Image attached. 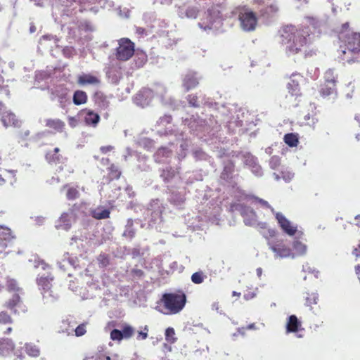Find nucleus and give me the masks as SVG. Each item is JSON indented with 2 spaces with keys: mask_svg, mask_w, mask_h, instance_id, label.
<instances>
[{
  "mask_svg": "<svg viewBox=\"0 0 360 360\" xmlns=\"http://www.w3.org/2000/svg\"><path fill=\"white\" fill-rule=\"evenodd\" d=\"M281 42L285 45L286 52L289 55H295L302 52L305 56L311 55L306 53L309 47V40L293 26H286L282 30Z\"/></svg>",
  "mask_w": 360,
  "mask_h": 360,
  "instance_id": "obj_1",
  "label": "nucleus"
},
{
  "mask_svg": "<svg viewBox=\"0 0 360 360\" xmlns=\"http://www.w3.org/2000/svg\"><path fill=\"white\" fill-rule=\"evenodd\" d=\"M186 303V295L182 290L165 293L160 299V304L164 308L161 311L167 315L176 314L184 308Z\"/></svg>",
  "mask_w": 360,
  "mask_h": 360,
  "instance_id": "obj_2",
  "label": "nucleus"
},
{
  "mask_svg": "<svg viewBox=\"0 0 360 360\" xmlns=\"http://www.w3.org/2000/svg\"><path fill=\"white\" fill-rule=\"evenodd\" d=\"M54 276L49 273L47 275H38L36 282L39 288L41 290V293L44 299L47 301L53 302L58 298L57 294H54L51 290L52 282Z\"/></svg>",
  "mask_w": 360,
  "mask_h": 360,
  "instance_id": "obj_3",
  "label": "nucleus"
},
{
  "mask_svg": "<svg viewBox=\"0 0 360 360\" xmlns=\"http://www.w3.org/2000/svg\"><path fill=\"white\" fill-rule=\"evenodd\" d=\"M338 76L333 70H328L324 75V82L321 84L319 93L323 98L337 94L336 83Z\"/></svg>",
  "mask_w": 360,
  "mask_h": 360,
  "instance_id": "obj_4",
  "label": "nucleus"
},
{
  "mask_svg": "<svg viewBox=\"0 0 360 360\" xmlns=\"http://www.w3.org/2000/svg\"><path fill=\"white\" fill-rule=\"evenodd\" d=\"M134 43L128 38H122L118 41V46L116 49L115 57L121 61H127L134 53Z\"/></svg>",
  "mask_w": 360,
  "mask_h": 360,
  "instance_id": "obj_5",
  "label": "nucleus"
},
{
  "mask_svg": "<svg viewBox=\"0 0 360 360\" xmlns=\"http://www.w3.org/2000/svg\"><path fill=\"white\" fill-rule=\"evenodd\" d=\"M240 26L245 31H253L257 25L255 13L250 10H245L239 14Z\"/></svg>",
  "mask_w": 360,
  "mask_h": 360,
  "instance_id": "obj_6",
  "label": "nucleus"
},
{
  "mask_svg": "<svg viewBox=\"0 0 360 360\" xmlns=\"http://www.w3.org/2000/svg\"><path fill=\"white\" fill-rule=\"evenodd\" d=\"M269 248L278 257H290L292 255V250L283 240L276 239L269 242Z\"/></svg>",
  "mask_w": 360,
  "mask_h": 360,
  "instance_id": "obj_7",
  "label": "nucleus"
},
{
  "mask_svg": "<svg viewBox=\"0 0 360 360\" xmlns=\"http://www.w3.org/2000/svg\"><path fill=\"white\" fill-rule=\"evenodd\" d=\"M252 1L260 9L262 15L274 14L279 10L278 0H252Z\"/></svg>",
  "mask_w": 360,
  "mask_h": 360,
  "instance_id": "obj_8",
  "label": "nucleus"
},
{
  "mask_svg": "<svg viewBox=\"0 0 360 360\" xmlns=\"http://www.w3.org/2000/svg\"><path fill=\"white\" fill-rule=\"evenodd\" d=\"M4 307L14 314H20L27 311L26 306L23 304L18 293H14L12 297L5 302Z\"/></svg>",
  "mask_w": 360,
  "mask_h": 360,
  "instance_id": "obj_9",
  "label": "nucleus"
},
{
  "mask_svg": "<svg viewBox=\"0 0 360 360\" xmlns=\"http://www.w3.org/2000/svg\"><path fill=\"white\" fill-rule=\"evenodd\" d=\"M276 219L283 232L290 236L295 235L297 226L290 221L282 213L276 212Z\"/></svg>",
  "mask_w": 360,
  "mask_h": 360,
  "instance_id": "obj_10",
  "label": "nucleus"
},
{
  "mask_svg": "<svg viewBox=\"0 0 360 360\" xmlns=\"http://www.w3.org/2000/svg\"><path fill=\"white\" fill-rule=\"evenodd\" d=\"M346 46V49L352 53H360V34L352 32L342 41Z\"/></svg>",
  "mask_w": 360,
  "mask_h": 360,
  "instance_id": "obj_11",
  "label": "nucleus"
},
{
  "mask_svg": "<svg viewBox=\"0 0 360 360\" xmlns=\"http://www.w3.org/2000/svg\"><path fill=\"white\" fill-rule=\"evenodd\" d=\"M13 238L14 236L11 229L6 226L0 225V253L5 250Z\"/></svg>",
  "mask_w": 360,
  "mask_h": 360,
  "instance_id": "obj_12",
  "label": "nucleus"
},
{
  "mask_svg": "<svg viewBox=\"0 0 360 360\" xmlns=\"http://www.w3.org/2000/svg\"><path fill=\"white\" fill-rule=\"evenodd\" d=\"M302 76L298 74H292L290 82L287 84V89L289 94L292 96H300V79H302Z\"/></svg>",
  "mask_w": 360,
  "mask_h": 360,
  "instance_id": "obj_13",
  "label": "nucleus"
},
{
  "mask_svg": "<svg viewBox=\"0 0 360 360\" xmlns=\"http://www.w3.org/2000/svg\"><path fill=\"white\" fill-rule=\"evenodd\" d=\"M77 83L82 86L88 84L98 86L101 84V79L91 74H82L78 76Z\"/></svg>",
  "mask_w": 360,
  "mask_h": 360,
  "instance_id": "obj_14",
  "label": "nucleus"
},
{
  "mask_svg": "<svg viewBox=\"0 0 360 360\" xmlns=\"http://www.w3.org/2000/svg\"><path fill=\"white\" fill-rule=\"evenodd\" d=\"M199 84V79L195 72L187 73L183 80V85L188 91L195 88Z\"/></svg>",
  "mask_w": 360,
  "mask_h": 360,
  "instance_id": "obj_15",
  "label": "nucleus"
},
{
  "mask_svg": "<svg viewBox=\"0 0 360 360\" xmlns=\"http://www.w3.org/2000/svg\"><path fill=\"white\" fill-rule=\"evenodd\" d=\"M15 349V344L10 338H0V355L6 356Z\"/></svg>",
  "mask_w": 360,
  "mask_h": 360,
  "instance_id": "obj_16",
  "label": "nucleus"
},
{
  "mask_svg": "<svg viewBox=\"0 0 360 360\" xmlns=\"http://www.w3.org/2000/svg\"><path fill=\"white\" fill-rule=\"evenodd\" d=\"M1 120L3 124L6 127L11 126L18 127L20 124L15 115L11 112H4L1 115Z\"/></svg>",
  "mask_w": 360,
  "mask_h": 360,
  "instance_id": "obj_17",
  "label": "nucleus"
},
{
  "mask_svg": "<svg viewBox=\"0 0 360 360\" xmlns=\"http://www.w3.org/2000/svg\"><path fill=\"white\" fill-rule=\"evenodd\" d=\"M307 247L305 244L298 240H295L292 243V255L290 257L303 256L307 253Z\"/></svg>",
  "mask_w": 360,
  "mask_h": 360,
  "instance_id": "obj_18",
  "label": "nucleus"
},
{
  "mask_svg": "<svg viewBox=\"0 0 360 360\" xmlns=\"http://www.w3.org/2000/svg\"><path fill=\"white\" fill-rule=\"evenodd\" d=\"M302 326V323L295 315H290L286 323L287 333H296Z\"/></svg>",
  "mask_w": 360,
  "mask_h": 360,
  "instance_id": "obj_19",
  "label": "nucleus"
},
{
  "mask_svg": "<svg viewBox=\"0 0 360 360\" xmlns=\"http://www.w3.org/2000/svg\"><path fill=\"white\" fill-rule=\"evenodd\" d=\"M84 112H86V115L84 117V122L87 125L96 127L97 124L100 121V116L98 114L94 112L91 110H84Z\"/></svg>",
  "mask_w": 360,
  "mask_h": 360,
  "instance_id": "obj_20",
  "label": "nucleus"
},
{
  "mask_svg": "<svg viewBox=\"0 0 360 360\" xmlns=\"http://www.w3.org/2000/svg\"><path fill=\"white\" fill-rule=\"evenodd\" d=\"M94 99L95 103L101 110H106L108 108L110 104L109 101H108L106 96H105L102 92H96L94 96Z\"/></svg>",
  "mask_w": 360,
  "mask_h": 360,
  "instance_id": "obj_21",
  "label": "nucleus"
},
{
  "mask_svg": "<svg viewBox=\"0 0 360 360\" xmlns=\"http://www.w3.org/2000/svg\"><path fill=\"white\" fill-rule=\"evenodd\" d=\"M59 151L60 149L58 148H55L53 150L47 152L45 156L47 162L54 165L60 163L63 158L58 154Z\"/></svg>",
  "mask_w": 360,
  "mask_h": 360,
  "instance_id": "obj_22",
  "label": "nucleus"
},
{
  "mask_svg": "<svg viewBox=\"0 0 360 360\" xmlns=\"http://www.w3.org/2000/svg\"><path fill=\"white\" fill-rule=\"evenodd\" d=\"M65 125V122L59 119H48L46 120V127L58 132L63 130Z\"/></svg>",
  "mask_w": 360,
  "mask_h": 360,
  "instance_id": "obj_23",
  "label": "nucleus"
},
{
  "mask_svg": "<svg viewBox=\"0 0 360 360\" xmlns=\"http://www.w3.org/2000/svg\"><path fill=\"white\" fill-rule=\"evenodd\" d=\"M110 211L107 209H103L102 207H98L97 208L91 211V215L96 219H104L110 217Z\"/></svg>",
  "mask_w": 360,
  "mask_h": 360,
  "instance_id": "obj_24",
  "label": "nucleus"
},
{
  "mask_svg": "<svg viewBox=\"0 0 360 360\" xmlns=\"http://www.w3.org/2000/svg\"><path fill=\"white\" fill-rule=\"evenodd\" d=\"M336 32L338 34L340 40L342 41L352 33L350 32L349 23L348 22L342 23L340 27L336 28Z\"/></svg>",
  "mask_w": 360,
  "mask_h": 360,
  "instance_id": "obj_25",
  "label": "nucleus"
},
{
  "mask_svg": "<svg viewBox=\"0 0 360 360\" xmlns=\"http://www.w3.org/2000/svg\"><path fill=\"white\" fill-rule=\"evenodd\" d=\"M73 103L77 105L84 104L87 102L88 96L85 91L77 90L73 94Z\"/></svg>",
  "mask_w": 360,
  "mask_h": 360,
  "instance_id": "obj_26",
  "label": "nucleus"
},
{
  "mask_svg": "<svg viewBox=\"0 0 360 360\" xmlns=\"http://www.w3.org/2000/svg\"><path fill=\"white\" fill-rule=\"evenodd\" d=\"M53 94L58 98V101L60 103L64 102L68 96V88L63 86H58L55 88V89L53 91Z\"/></svg>",
  "mask_w": 360,
  "mask_h": 360,
  "instance_id": "obj_27",
  "label": "nucleus"
},
{
  "mask_svg": "<svg viewBox=\"0 0 360 360\" xmlns=\"http://www.w3.org/2000/svg\"><path fill=\"white\" fill-rule=\"evenodd\" d=\"M108 179L110 181L113 180H117L120 178L122 172L120 170L119 167L116 166L115 164H111L108 168Z\"/></svg>",
  "mask_w": 360,
  "mask_h": 360,
  "instance_id": "obj_28",
  "label": "nucleus"
},
{
  "mask_svg": "<svg viewBox=\"0 0 360 360\" xmlns=\"http://www.w3.org/2000/svg\"><path fill=\"white\" fill-rule=\"evenodd\" d=\"M24 347L26 354L32 357H38L40 355V349L33 343H26Z\"/></svg>",
  "mask_w": 360,
  "mask_h": 360,
  "instance_id": "obj_29",
  "label": "nucleus"
},
{
  "mask_svg": "<svg viewBox=\"0 0 360 360\" xmlns=\"http://www.w3.org/2000/svg\"><path fill=\"white\" fill-rule=\"evenodd\" d=\"M283 141L290 147H296L299 143V138L297 134L288 133L283 137Z\"/></svg>",
  "mask_w": 360,
  "mask_h": 360,
  "instance_id": "obj_30",
  "label": "nucleus"
},
{
  "mask_svg": "<svg viewBox=\"0 0 360 360\" xmlns=\"http://www.w3.org/2000/svg\"><path fill=\"white\" fill-rule=\"evenodd\" d=\"M319 300V296L316 292H307L305 297V304L312 309L313 304H316Z\"/></svg>",
  "mask_w": 360,
  "mask_h": 360,
  "instance_id": "obj_31",
  "label": "nucleus"
},
{
  "mask_svg": "<svg viewBox=\"0 0 360 360\" xmlns=\"http://www.w3.org/2000/svg\"><path fill=\"white\" fill-rule=\"evenodd\" d=\"M165 340L169 344H174L176 342L177 338L175 335V330L173 328L169 327L166 329Z\"/></svg>",
  "mask_w": 360,
  "mask_h": 360,
  "instance_id": "obj_32",
  "label": "nucleus"
},
{
  "mask_svg": "<svg viewBox=\"0 0 360 360\" xmlns=\"http://www.w3.org/2000/svg\"><path fill=\"white\" fill-rule=\"evenodd\" d=\"M175 176V171L172 167L163 169L161 173V177L165 182L169 181Z\"/></svg>",
  "mask_w": 360,
  "mask_h": 360,
  "instance_id": "obj_33",
  "label": "nucleus"
},
{
  "mask_svg": "<svg viewBox=\"0 0 360 360\" xmlns=\"http://www.w3.org/2000/svg\"><path fill=\"white\" fill-rule=\"evenodd\" d=\"M66 197L69 200H74L79 197V192L77 188L69 186L67 190Z\"/></svg>",
  "mask_w": 360,
  "mask_h": 360,
  "instance_id": "obj_34",
  "label": "nucleus"
},
{
  "mask_svg": "<svg viewBox=\"0 0 360 360\" xmlns=\"http://www.w3.org/2000/svg\"><path fill=\"white\" fill-rule=\"evenodd\" d=\"M13 321L11 316L6 311L0 312V324L6 325L13 323Z\"/></svg>",
  "mask_w": 360,
  "mask_h": 360,
  "instance_id": "obj_35",
  "label": "nucleus"
},
{
  "mask_svg": "<svg viewBox=\"0 0 360 360\" xmlns=\"http://www.w3.org/2000/svg\"><path fill=\"white\" fill-rule=\"evenodd\" d=\"M205 276L202 271H198L191 276V281L195 284H200L203 282Z\"/></svg>",
  "mask_w": 360,
  "mask_h": 360,
  "instance_id": "obj_36",
  "label": "nucleus"
},
{
  "mask_svg": "<svg viewBox=\"0 0 360 360\" xmlns=\"http://www.w3.org/2000/svg\"><path fill=\"white\" fill-rule=\"evenodd\" d=\"M97 261L101 267H105L110 264L108 255L106 254H100L97 257Z\"/></svg>",
  "mask_w": 360,
  "mask_h": 360,
  "instance_id": "obj_37",
  "label": "nucleus"
},
{
  "mask_svg": "<svg viewBox=\"0 0 360 360\" xmlns=\"http://www.w3.org/2000/svg\"><path fill=\"white\" fill-rule=\"evenodd\" d=\"M13 177V174L11 171L4 170L2 173L0 174V186L4 185L6 179V178Z\"/></svg>",
  "mask_w": 360,
  "mask_h": 360,
  "instance_id": "obj_38",
  "label": "nucleus"
},
{
  "mask_svg": "<svg viewBox=\"0 0 360 360\" xmlns=\"http://www.w3.org/2000/svg\"><path fill=\"white\" fill-rule=\"evenodd\" d=\"M121 332L122 333L123 338H129L134 333V329L130 326H125Z\"/></svg>",
  "mask_w": 360,
  "mask_h": 360,
  "instance_id": "obj_39",
  "label": "nucleus"
},
{
  "mask_svg": "<svg viewBox=\"0 0 360 360\" xmlns=\"http://www.w3.org/2000/svg\"><path fill=\"white\" fill-rule=\"evenodd\" d=\"M187 101L189 103V105L192 107H198V98L196 95L194 94H190L188 96Z\"/></svg>",
  "mask_w": 360,
  "mask_h": 360,
  "instance_id": "obj_40",
  "label": "nucleus"
},
{
  "mask_svg": "<svg viewBox=\"0 0 360 360\" xmlns=\"http://www.w3.org/2000/svg\"><path fill=\"white\" fill-rule=\"evenodd\" d=\"M110 338L112 340H121L123 339L122 333L118 329H113L110 333Z\"/></svg>",
  "mask_w": 360,
  "mask_h": 360,
  "instance_id": "obj_41",
  "label": "nucleus"
},
{
  "mask_svg": "<svg viewBox=\"0 0 360 360\" xmlns=\"http://www.w3.org/2000/svg\"><path fill=\"white\" fill-rule=\"evenodd\" d=\"M75 335L77 337L84 335L86 330V324L82 323L79 325L75 330Z\"/></svg>",
  "mask_w": 360,
  "mask_h": 360,
  "instance_id": "obj_42",
  "label": "nucleus"
},
{
  "mask_svg": "<svg viewBox=\"0 0 360 360\" xmlns=\"http://www.w3.org/2000/svg\"><path fill=\"white\" fill-rule=\"evenodd\" d=\"M135 234H136V231L135 230L131 228V227H129V228H127L123 233V236L125 237V238H127L129 239H132L133 238H134L135 236Z\"/></svg>",
  "mask_w": 360,
  "mask_h": 360,
  "instance_id": "obj_43",
  "label": "nucleus"
},
{
  "mask_svg": "<svg viewBox=\"0 0 360 360\" xmlns=\"http://www.w3.org/2000/svg\"><path fill=\"white\" fill-rule=\"evenodd\" d=\"M269 165L272 169H276L280 165V158L277 156L271 157Z\"/></svg>",
  "mask_w": 360,
  "mask_h": 360,
  "instance_id": "obj_44",
  "label": "nucleus"
},
{
  "mask_svg": "<svg viewBox=\"0 0 360 360\" xmlns=\"http://www.w3.org/2000/svg\"><path fill=\"white\" fill-rule=\"evenodd\" d=\"M114 150V146H101L100 148V151L101 152V153L103 154H106L108 153H110L111 152L112 150Z\"/></svg>",
  "mask_w": 360,
  "mask_h": 360,
  "instance_id": "obj_45",
  "label": "nucleus"
},
{
  "mask_svg": "<svg viewBox=\"0 0 360 360\" xmlns=\"http://www.w3.org/2000/svg\"><path fill=\"white\" fill-rule=\"evenodd\" d=\"M145 329L146 330V332H142V331L139 332L138 335L136 337L137 340H145V339L147 338V337H148V329H147L146 327L145 328Z\"/></svg>",
  "mask_w": 360,
  "mask_h": 360,
  "instance_id": "obj_46",
  "label": "nucleus"
},
{
  "mask_svg": "<svg viewBox=\"0 0 360 360\" xmlns=\"http://www.w3.org/2000/svg\"><path fill=\"white\" fill-rule=\"evenodd\" d=\"M255 200H256V202L259 203L264 207H266V208H270L271 207V206L269 204V202L267 201L263 200V199H261V198H255Z\"/></svg>",
  "mask_w": 360,
  "mask_h": 360,
  "instance_id": "obj_47",
  "label": "nucleus"
},
{
  "mask_svg": "<svg viewBox=\"0 0 360 360\" xmlns=\"http://www.w3.org/2000/svg\"><path fill=\"white\" fill-rule=\"evenodd\" d=\"M243 330H259V327L256 325V323H250L245 327H243Z\"/></svg>",
  "mask_w": 360,
  "mask_h": 360,
  "instance_id": "obj_48",
  "label": "nucleus"
},
{
  "mask_svg": "<svg viewBox=\"0 0 360 360\" xmlns=\"http://www.w3.org/2000/svg\"><path fill=\"white\" fill-rule=\"evenodd\" d=\"M186 15L188 17H194L195 18L197 15V12L194 8L188 9L186 11Z\"/></svg>",
  "mask_w": 360,
  "mask_h": 360,
  "instance_id": "obj_49",
  "label": "nucleus"
},
{
  "mask_svg": "<svg viewBox=\"0 0 360 360\" xmlns=\"http://www.w3.org/2000/svg\"><path fill=\"white\" fill-rule=\"evenodd\" d=\"M352 254L356 257H360V243L358 245L356 248H355L353 251Z\"/></svg>",
  "mask_w": 360,
  "mask_h": 360,
  "instance_id": "obj_50",
  "label": "nucleus"
},
{
  "mask_svg": "<svg viewBox=\"0 0 360 360\" xmlns=\"http://www.w3.org/2000/svg\"><path fill=\"white\" fill-rule=\"evenodd\" d=\"M354 270H355L356 274L359 277V279H360V264H359L354 266Z\"/></svg>",
  "mask_w": 360,
  "mask_h": 360,
  "instance_id": "obj_51",
  "label": "nucleus"
},
{
  "mask_svg": "<svg viewBox=\"0 0 360 360\" xmlns=\"http://www.w3.org/2000/svg\"><path fill=\"white\" fill-rule=\"evenodd\" d=\"M39 264L41 265V268H42L44 270H46V269H49V268H50V266H49L48 264H46V263H45L44 262H43V261H42V262H40L39 263Z\"/></svg>",
  "mask_w": 360,
  "mask_h": 360,
  "instance_id": "obj_52",
  "label": "nucleus"
},
{
  "mask_svg": "<svg viewBox=\"0 0 360 360\" xmlns=\"http://www.w3.org/2000/svg\"><path fill=\"white\" fill-rule=\"evenodd\" d=\"M105 358L106 360H117L118 359V355L117 354H114L112 356H106Z\"/></svg>",
  "mask_w": 360,
  "mask_h": 360,
  "instance_id": "obj_53",
  "label": "nucleus"
},
{
  "mask_svg": "<svg viewBox=\"0 0 360 360\" xmlns=\"http://www.w3.org/2000/svg\"><path fill=\"white\" fill-rule=\"evenodd\" d=\"M13 330L12 327L9 326L6 328V330L4 332V334L7 335L10 334Z\"/></svg>",
  "mask_w": 360,
  "mask_h": 360,
  "instance_id": "obj_54",
  "label": "nucleus"
},
{
  "mask_svg": "<svg viewBox=\"0 0 360 360\" xmlns=\"http://www.w3.org/2000/svg\"><path fill=\"white\" fill-rule=\"evenodd\" d=\"M355 219H356V220H358V221H360V214L356 215V216L355 217ZM357 224L358 226H360V224H359V222H357V224Z\"/></svg>",
  "mask_w": 360,
  "mask_h": 360,
  "instance_id": "obj_55",
  "label": "nucleus"
},
{
  "mask_svg": "<svg viewBox=\"0 0 360 360\" xmlns=\"http://www.w3.org/2000/svg\"><path fill=\"white\" fill-rule=\"evenodd\" d=\"M262 270L261 268H258L257 269V275L260 276L262 274Z\"/></svg>",
  "mask_w": 360,
  "mask_h": 360,
  "instance_id": "obj_56",
  "label": "nucleus"
},
{
  "mask_svg": "<svg viewBox=\"0 0 360 360\" xmlns=\"http://www.w3.org/2000/svg\"><path fill=\"white\" fill-rule=\"evenodd\" d=\"M232 294H233V296H238V297H239L240 295V292H237L236 291H233Z\"/></svg>",
  "mask_w": 360,
  "mask_h": 360,
  "instance_id": "obj_57",
  "label": "nucleus"
},
{
  "mask_svg": "<svg viewBox=\"0 0 360 360\" xmlns=\"http://www.w3.org/2000/svg\"><path fill=\"white\" fill-rule=\"evenodd\" d=\"M14 285H15L14 284H13H13H11V285H9V288H10L11 290H15Z\"/></svg>",
  "mask_w": 360,
  "mask_h": 360,
  "instance_id": "obj_58",
  "label": "nucleus"
},
{
  "mask_svg": "<svg viewBox=\"0 0 360 360\" xmlns=\"http://www.w3.org/2000/svg\"><path fill=\"white\" fill-rule=\"evenodd\" d=\"M143 63H145L147 60L146 56H143Z\"/></svg>",
  "mask_w": 360,
  "mask_h": 360,
  "instance_id": "obj_59",
  "label": "nucleus"
},
{
  "mask_svg": "<svg viewBox=\"0 0 360 360\" xmlns=\"http://www.w3.org/2000/svg\"><path fill=\"white\" fill-rule=\"evenodd\" d=\"M251 213H252V214L254 217H255V216H256L255 212L254 211H252H252H251Z\"/></svg>",
  "mask_w": 360,
  "mask_h": 360,
  "instance_id": "obj_60",
  "label": "nucleus"
},
{
  "mask_svg": "<svg viewBox=\"0 0 360 360\" xmlns=\"http://www.w3.org/2000/svg\"><path fill=\"white\" fill-rule=\"evenodd\" d=\"M342 53L343 54H345V53H346V50H342Z\"/></svg>",
  "mask_w": 360,
  "mask_h": 360,
  "instance_id": "obj_61",
  "label": "nucleus"
},
{
  "mask_svg": "<svg viewBox=\"0 0 360 360\" xmlns=\"http://www.w3.org/2000/svg\"><path fill=\"white\" fill-rule=\"evenodd\" d=\"M260 325L262 326V327H264V323H260Z\"/></svg>",
  "mask_w": 360,
  "mask_h": 360,
  "instance_id": "obj_62",
  "label": "nucleus"
},
{
  "mask_svg": "<svg viewBox=\"0 0 360 360\" xmlns=\"http://www.w3.org/2000/svg\"><path fill=\"white\" fill-rule=\"evenodd\" d=\"M34 29L33 28H31V32H34Z\"/></svg>",
  "mask_w": 360,
  "mask_h": 360,
  "instance_id": "obj_63",
  "label": "nucleus"
}]
</instances>
